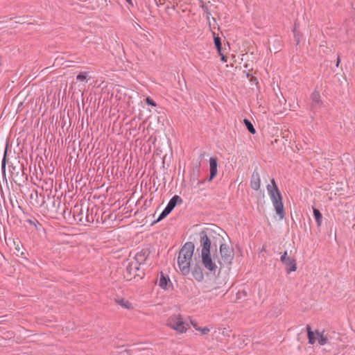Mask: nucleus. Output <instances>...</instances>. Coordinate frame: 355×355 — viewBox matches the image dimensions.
<instances>
[{
  "instance_id": "f257e3e1",
  "label": "nucleus",
  "mask_w": 355,
  "mask_h": 355,
  "mask_svg": "<svg viewBox=\"0 0 355 355\" xmlns=\"http://www.w3.org/2000/svg\"><path fill=\"white\" fill-rule=\"evenodd\" d=\"M194 250L195 245L193 243L187 242L179 252L177 263L180 272L183 275H188L191 272Z\"/></svg>"
},
{
  "instance_id": "f03ea898",
  "label": "nucleus",
  "mask_w": 355,
  "mask_h": 355,
  "mask_svg": "<svg viewBox=\"0 0 355 355\" xmlns=\"http://www.w3.org/2000/svg\"><path fill=\"white\" fill-rule=\"evenodd\" d=\"M267 190L277 214L279 215L281 219H283L285 217V212L282 198L274 179L271 180V184L267 186Z\"/></svg>"
},
{
  "instance_id": "7ed1b4c3",
  "label": "nucleus",
  "mask_w": 355,
  "mask_h": 355,
  "mask_svg": "<svg viewBox=\"0 0 355 355\" xmlns=\"http://www.w3.org/2000/svg\"><path fill=\"white\" fill-rule=\"evenodd\" d=\"M166 325L179 334H184L187 331L188 325L180 315L170 316L166 321Z\"/></svg>"
},
{
  "instance_id": "20e7f679",
  "label": "nucleus",
  "mask_w": 355,
  "mask_h": 355,
  "mask_svg": "<svg viewBox=\"0 0 355 355\" xmlns=\"http://www.w3.org/2000/svg\"><path fill=\"white\" fill-rule=\"evenodd\" d=\"M280 261L285 266L288 273L295 272L297 270L295 258L293 256L288 255L286 251L282 255Z\"/></svg>"
},
{
  "instance_id": "39448f33",
  "label": "nucleus",
  "mask_w": 355,
  "mask_h": 355,
  "mask_svg": "<svg viewBox=\"0 0 355 355\" xmlns=\"http://www.w3.org/2000/svg\"><path fill=\"white\" fill-rule=\"evenodd\" d=\"M220 252L222 259L227 263H230L233 257V250L232 248L226 244L223 243L220 245Z\"/></svg>"
},
{
  "instance_id": "423d86ee",
  "label": "nucleus",
  "mask_w": 355,
  "mask_h": 355,
  "mask_svg": "<svg viewBox=\"0 0 355 355\" xmlns=\"http://www.w3.org/2000/svg\"><path fill=\"white\" fill-rule=\"evenodd\" d=\"M201 243V254L210 252L211 241L208 237L206 230H203L200 233Z\"/></svg>"
},
{
  "instance_id": "0eeeda50",
  "label": "nucleus",
  "mask_w": 355,
  "mask_h": 355,
  "mask_svg": "<svg viewBox=\"0 0 355 355\" xmlns=\"http://www.w3.org/2000/svg\"><path fill=\"white\" fill-rule=\"evenodd\" d=\"M202 262L203 266L210 271H215L217 266L212 261L210 252L201 254Z\"/></svg>"
},
{
  "instance_id": "6e6552de",
  "label": "nucleus",
  "mask_w": 355,
  "mask_h": 355,
  "mask_svg": "<svg viewBox=\"0 0 355 355\" xmlns=\"http://www.w3.org/2000/svg\"><path fill=\"white\" fill-rule=\"evenodd\" d=\"M114 302L116 304L119 305L123 309L127 310H132L134 309L133 304L128 299L124 298L123 297L117 296L114 298Z\"/></svg>"
},
{
  "instance_id": "1a4fd4ad",
  "label": "nucleus",
  "mask_w": 355,
  "mask_h": 355,
  "mask_svg": "<svg viewBox=\"0 0 355 355\" xmlns=\"http://www.w3.org/2000/svg\"><path fill=\"white\" fill-rule=\"evenodd\" d=\"M217 166H218V159L216 157H212L209 159V170H210V176L209 178V181H211L217 175Z\"/></svg>"
},
{
  "instance_id": "9d476101",
  "label": "nucleus",
  "mask_w": 355,
  "mask_h": 355,
  "mask_svg": "<svg viewBox=\"0 0 355 355\" xmlns=\"http://www.w3.org/2000/svg\"><path fill=\"white\" fill-rule=\"evenodd\" d=\"M193 277L198 282H202L204 279V274L201 267L198 264H196L191 268V272Z\"/></svg>"
},
{
  "instance_id": "9b49d317",
  "label": "nucleus",
  "mask_w": 355,
  "mask_h": 355,
  "mask_svg": "<svg viewBox=\"0 0 355 355\" xmlns=\"http://www.w3.org/2000/svg\"><path fill=\"white\" fill-rule=\"evenodd\" d=\"M127 271L130 273L131 276L133 277H135L136 276H138L139 274L137 273V271L139 270V264L137 261H131L128 266L126 268Z\"/></svg>"
},
{
  "instance_id": "f8f14e48",
  "label": "nucleus",
  "mask_w": 355,
  "mask_h": 355,
  "mask_svg": "<svg viewBox=\"0 0 355 355\" xmlns=\"http://www.w3.org/2000/svg\"><path fill=\"white\" fill-rule=\"evenodd\" d=\"M250 187L255 191L259 190L261 187V178L258 173H253L250 180Z\"/></svg>"
},
{
  "instance_id": "ddd939ff",
  "label": "nucleus",
  "mask_w": 355,
  "mask_h": 355,
  "mask_svg": "<svg viewBox=\"0 0 355 355\" xmlns=\"http://www.w3.org/2000/svg\"><path fill=\"white\" fill-rule=\"evenodd\" d=\"M159 286L164 290H169L172 288V283L169 278L162 274L159 280Z\"/></svg>"
},
{
  "instance_id": "4468645a",
  "label": "nucleus",
  "mask_w": 355,
  "mask_h": 355,
  "mask_svg": "<svg viewBox=\"0 0 355 355\" xmlns=\"http://www.w3.org/2000/svg\"><path fill=\"white\" fill-rule=\"evenodd\" d=\"M311 98L312 101V106L314 107H320L322 105L320 94L318 92H313L311 94Z\"/></svg>"
},
{
  "instance_id": "2eb2a0df",
  "label": "nucleus",
  "mask_w": 355,
  "mask_h": 355,
  "mask_svg": "<svg viewBox=\"0 0 355 355\" xmlns=\"http://www.w3.org/2000/svg\"><path fill=\"white\" fill-rule=\"evenodd\" d=\"M193 328L200 333L201 335H207L210 332V328L208 327H200L196 322H191Z\"/></svg>"
},
{
  "instance_id": "dca6fc26",
  "label": "nucleus",
  "mask_w": 355,
  "mask_h": 355,
  "mask_svg": "<svg viewBox=\"0 0 355 355\" xmlns=\"http://www.w3.org/2000/svg\"><path fill=\"white\" fill-rule=\"evenodd\" d=\"M313 211L314 217H315V220L317 222V225L318 226H320L321 224H322V216L320 211L318 209H315V208L313 209Z\"/></svg>"
},
{
  "instance_id": "f3484780",
  "label": "nucleus",
  "mask_w": 355,
  "mask_h": 355,
  "mask_svg": "<svg viewBox=\"0 0 355 355\" xmlns=\"http://www.w3.org/2000/svg\"><path fill=\"white\" fill-rule=\"evenodd\" d=\"M182 199L177 195L174 196L169 201L168 205L170 206L173 209L178 203L182 202Z\"/></svg>"
},
{
  "instance_id": "a211bd4d",
  "label": "nucleus",
  "mask_w": 355,
  "mask_h": 355,
  "mask_svg": "<svg viewBox=\"0 0 355 355\" xmlns=\"http://www.w3.org/2000/svg\"><path fill=\"white\" fill-rule=\"evenodd\" d=\"M308 338H309V343L310 344H314L317 340V332L314 333L311 331L310 329H308Z\"/></svg>"
},
{
  "instance_id": "6ab92c4d",
  "label": "nucleus",
  "mask_w": 355,
  "mask_h": 355,
  "mask_svg": "<svg viewBox=\"0 0 355 355\" xmlns=\"http://www.w3.org/2000/svg\"><path fill=\"white\" fill-rule=\"evenodd\" d=\"M244 123L245 124L248 130H249V132L252 134H255L256 133V130L255 128H254L253 125L252 124V123L248 120V119H244Z\"/></svg>"
},
{
  "instance_id": "aec40b11",
  "label": "nucleus",
  "mask_w": 355,
  "mask_h": 355,
  "mask_svg": "<svg viewBox=\"0 0 355 355\" xmlns=\"http://www.w3.org/2000/svg\"><path fill=\"white\" fill-rule=\"evenodd\" d=\"M13 244L15 245V250L17 253H20L21 255H24V252L21 251L22 245L19 241L13 240Z\"/></svg>"
},
{
  "instance_id": "412c9836",
  "label": "nucleus",
  "mask_w": 355,
  "mask_h": 355,
  "mask_svg": "<svg viewBox=\"0 0 355 355\" xmlns=\"http://www.w3.org/2000/svg\"><path fill=\"white\" fill-rule=\"evenodd\" d=\"M317 341L320 345H324V344L327 343V338L319 332H317Z\"/></svg>"
},
{
  "instance_id": "4be33fe9",
  "label": "nucleus",
  "mask_w": 355,
  "mask_h": 355,
  "mask_svg": "<svg viewBox=\"0 0 355 355\" xmlns=\"http://www.w3.org/2000/svg\"><path fill=\"white\" fill-rule=\"evenodd\" d=\"M214 44L219 54H221V42L219 37H214Z\"/></svg>"
},
{
  "instance_id": "5701e85b",
  "label": "nucleus",
  "mask_w": 355,
  "mask_h": 355,
  "mask_svg": "<svg viewBox=\"0 0 355 355\" xmlns=\"http://www.w3.org/2000/svg\"><path fill=\"white\" fill-rule=\"evenodd\" d=\"M88 72H83L76 76V79L81 82H87Z\"/></svg>"
},
{
  "instance_id": "b1692460",
  "label": "nucleus",
  "mask_w": 355,
  "mask_h": 355,
  "mask_svg": "<svg viewBox=\"0 0 355 355\" xmlns=\"http://www.w3.org/2000/svg\"><path fill=\"white\" fill-rule=\"evenodd\" d=\"M245 296H247V293L245 291H239L236 293V299L237 300H240L242 298V297H245Z\"/></svg>"
},
{
  "instance_id": "393cba45",
  "label": "nucleus",
  "mask_w": 355,
  "mask_h": 355,
  "mask_svg": "<svg viewBox=\"0 0 355 355\" xmlns=\"http://www.w3.org/2000/svg\"><path fill=\"white\" fill-rule=\"evenodd\" d=\"M146 102L147 103V104H148L150 105L156 106V104L155 103V102L150 98H146Z\"/></svg>"
},
{
  "instance_id": "a878e982",
  "label": "nucleus",
  "mask_w": 355,
  "mask_h": 355,
  "mask_svg": "<svg viewBox=\"0 0 355 355\" xmlns=\"http://www.w3.org/2000/svg\"><path fill=\"white\" fill-rule=\"evenodd\" d=\"M172 210H173V209L167 205L166 207L164 209V210L163 211H164V213L166 215H168Z\"/></svg>"
},
{
  "instance_id": "bb28decb",
  "label": "nucleus",
  "mask_w": 355,
  "mask_h": 355,
  "mask_svg": "<svg viewBox=\"0 0 355 355\" xmlns=\"http://www.w3.org/2000/svg\"><path fill=\"white\" fill-rule=\"evenodd\" d=\"M220 55L221 56V60L223 62H226L227 61V58L226 56H225L223 53L221 52V54H220Z\"/></svg>"
},
{
  "instance_id": "cd10ccee",
  "label": "nucleus",
  "mask_w": 355,
  "mask_h": 355,
  "mask_svg": "<svg viewBox=\"0 0 355 355\" xmlns=\"http://www.w3.org/2000/svg\"><path fill=\"white\" fill-rule=\"evenodd\" d=\"M166 216H167L164 211H162V213L160 214L159 218H158V220H162V218H164Z\"/></svg>"
},
{
  "instance_id": "c85d7f7f",
  "label": "nucleus",
  "mask_w": 355,
  "mask_h": 355,
  "mask_svg": "<svg viewBox=\"0 0 355 355\" xmlns=\"http://www.w3.org/2000/svg\"><path fill=\"white\" fill-rule=\"evenodd\" d=\"M6 166V155H4V158L2 161V168H4Z\"/></svg>"
},
{
  "instance_id": "c756f323",
  "label": "nucleus",
  "mask_w": 355,
  "mask_h": 355,
  "mask_svg": "<svg viewBox=\"0 0 355 355\" xmlns=\"http://www.w3.org/2000/svg\"><path fill=\"white\" fill-rule=\"evenodd\" d=\"M339 62H340V58H338V60H337V63H336V65H337V66H338Z\"/></svg>"
},
{
  "instance_id": "7c9ffc66",
  "label": "nucleus",
  "mask_w": 355,
  "mask_h": 355,
  "mask_svg": "<svg viewBox=\"0 0 355 355\" xmlns=\"http://www.w3.org/2000/svg\"><path fill=\"white\" fill-rule=\"evenodd\" d=\"M128 3H132V1L131 0H126Z\"/></svg>"
}]
</instances>
